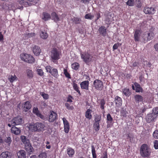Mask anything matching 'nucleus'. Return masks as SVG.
<instances>
[{
    "label": "nucleus",
    "instance_id": "1",
    "mask_svg": "<svg viewBox=\"0 0 158 158\" xmlns=\"http://www.w3.org/2000/svg\"><path fill=\"white\" fill-rule=\"evenodd\" d=\"M44 127L43 123L39 122L31 123L29 125V128L32 131L39 132L43 131Z\"/></svg>",
    "mask_w": 158,
    "mask_h": 158
},
{
    "label": "nucleus",
    "instance_id": "2",
    "mask_svg": "<svg viewBox=\"0 0 158 158\" xmlns=\"http://www.w3.org/2000/svg\"><path fill=\"white\" fill-rule=\"evenodd\" d=\"M158 107L154 108L152 110V113L148 114L146 117V120L148 123H150L154 121L158 116Z\"/></svg>",
    "mask_w": 158,
    "mask_h": 158
},
{
    "label": "nucleus",
    "instance_id": "3",
    "mask_svg": "<svg viewBox=\"0 0 158 158\" xmlns=\"http://www.w3.org/2000/svg\"><path fill=\"white\" fill-rule=\"evenodd\" d=\"M80 55L81 59L87 64L93 61L92 55L88 52H81Z\"/></svg>",
    "mask_w": 158,
    "mask_h": 158
},
{
    "label": "nucleus",
    "instance_id": "4",
    "mask_svg": "<svg viewBox=\"0 0 158 158\" xmlns=\"http://www.w3.org/2000/svg\"><path fill=\"white\" fill-rule=\"evenodd\" d=\"M21 59L29 63H33L35 62V58L31 55L26 53H22L20 55Z\"/></svg>",
    "mask_w": 158,
    "mask_h": 158
},
{
    "label": "nucleus",
    "instance_id": "5",
    "mask_svg": "<svg viewBox=\"0 0 158 158\" xmlns=\"http://www.w3.org/2000/svg\"><path fill=\"white\" fill-rule=\"evenodd\" d=\"M149 149L147 144H143L141 146L140 150L141 155L143 157H147L150 155Z\"/></svg>",
    "mask_w": 158,
    "mask_h": 158
},
{
    "label": "nucleus",
    "instance_id": "6",
    "mask_svg": "<svg viewBox=\"0 0 158 158\" xmlns=\"http://www.w3.org/2000/svg\"><path fill=\"white\" fill-rule=\"evenodd\" d=\"M50 56L53 62H54V61L57 60L60 58L59 52L55 48H53L51 51Z\"/></svg>",
    "mask_w": 158,
    "mask_h": 158
},
{
    "label": "nucleus",
    "instance_id": "7",
    "mask_svg": "<svg viewBox=\"0 0 158 158\" xmlns=\"http://www.w3.org/2000/svg\"><path fill=\"white\" fill-rule=\"evenodd\" d=\"M11 125L13 126L22 124L24 123V120L20 116H17L14 117L11 121Z\"/></svg>",
    "mask_w": 158,
    "mask_h": 158
},
{
    "label": "nucleus",
    "instance_id": "8",
    "mask_svg": "<svg viewBox=\"0 0 158 158\" xmlns=\"http://www.w3.org/2000/svg\"><path fill=\"white\" fill-rule=\"evenodd\" d=\"M93 85L95 89L97 90H102L103 88V82L100 80H95L94 82Z\"/></svg>",
    "mask_w": 158,
    "mask_h": 158
},
{
    "label": "nucleus",
    "instance_id": "9",
    "mask_svg": "<svg viewBox=\"0 0 158 158\" xmlns=\"http://www.w3.org/2000/svg\"><path fill=\"white\" fill-rule=\"evenodd\" d=\"M32 111L34 114H36L38 117L40 118L41 119L45 120L46 118L45 116L41 114L37 108L34 107Z\"/></svg>",
    "mask_w": 158,
    "mask_h": 158
},
{
    "label": "nucleus",
    "instance_id": "10",
    "mask_svg": "<svg viewBox=\"0 0 158 158\" xmlns=\"http://www.w3.org/2000/svg\"><path fill=\"white\" fill-rule=\"evenodd\" d=\"M143 11L145 14H153L155 13V10L153 7H146L144 8Z\"/></svg>",
    "mask_w": 158,
    "mask_h": 158
},
{
    "label": "nucleus",
    "instance_id": "11",
    "mask_svg": "<svg viewBox=\"0 0 158 158\" xmlns=\"http://www.w3.org/2000/svg\"><path fill=\"white\" fill-rule=\"evenodd\" d=\"M31 107V105L28 101L26 102L22 105V107L23 110L25 112L30 109Z\"/></svg>",
    "mask_w": 158,
    "mask_h": 158
},
{
    "label": "nucleus",
    "instance_id": "12",
    "mask_svg": "<svg viewBox=\"0 0 158 158\" xmlns=\"http://www.w3.org/2000/svg\"><path fill=\"white\" fill-rule=\"evenodd\" d=\"M141 34V32L140 30L136 29L135 30L134 34V40L135 42L139 41Z\"/></svg>",
    "mask_w": 158,
    "mask_h": 158
},
{
    "label": "nucleus",
    "instance_id": "13",
    "mask_svg": "<svg viewBox=\"0 0 158 158\" xmlns=\"http://www.w3.org/2000/svg\"><path fill=\"white\" fill-rule=\"evenodd\" d=\"M100 34L103 37H105L107 34L106 29L104 26H101L98 29Z\"/></svg>",
    "mask_w": 158,
    "mask_h": 158
},
{
    "label": "nucleus",
    "instance_id": "14",
    "mask_svg": "<svg viewBox=\"0 0 158 158\" xmlns=\"http://www.w3.org/2000/svg\"><path fill=\"white\" fill-rule=\"evenodd\" d=\"M25 145V148L26 151L28 152L29 154H31V153L33 152V148L31 145L30 143V142H29L28 143H26L24 144Z\"/></svg>",
    "mask_w": 158,
    "mask_h": 158
},
{
    "label": "nucleus",
    "instance_id": "15",
    "mask_svg": "<svg viewBox=\"0 0 158 158\" xmlns=\"http://www.w3.org/2000/svg\"><path fill=\"white\" fill-rule=\"evenodd\" d=\"M57 118V115L56 113L53 111L51 112L48 118V121L50 122H53Z\"/></svg>",
    "mask_w": 158,
    "mask_h": 158
},
{
    "label": "nucleus",
    "instance_id": "16",
    "mask_svg": "<svg viewBox=\"0 0 158 158\" xmlns=\"http://www.w3.org/2000/svg\"><path fill=\"white\" fill-rule=\"evenodd\" d=\"M81 88L82 89H85L86 90L89 89V81H85L81 82L80 83Z\"/></svg>",
    "mask_w": 158,
    "mask_h": 158
},
{
    "label": "nucleus",
    "instance_id": "17",
    "mask_svg": "<svg viewBox=\"0 0 158 158\" xmlns=\"http://www.w3.org/2000/svg\"><path fill=\"white\" fill-rule=\"evenodd\" d=\"M32 50L34 54L36 56L39 55L41 52L40 47L37 45H34L33 47Z\"/></svg>",
    "mask_w": 158,
    "mask_h": 158
},
{
    "label": "nucleus",
    "instance_id": "18",
    "mask_svg": "<svg viewBox=\"0 0 158 158\" xmlns=\"http://www.w3.org/2000/svg\"><path fill=\"white\" fill-rule=\"evenodd\" d=\"M11 131L12 133L15 135H18L21 132L20 129L17 127L15 126H13L11 128Z\"/></svg>",
    "mask_w": 158,
    "mask_h": 158
},
{
    "label": "nucleus",
    "instance_id": "19",
    "mask_svg": "<svg viewBox=\"0 0 158 158\" xmlns=\"http://www.w3.org/2000/svg\"><path fill=\"white\" fill-rule=\"evenodd\" d=\"M26 152L25 150H21L17 153L19 158H26Z\"/></svg>",
    "mask_w": 158,
    "mask_h": 158
},
{
    "label": "nucleus",
    "instance_id": "20",
    "mask_svg": "<svg viewBox=\"0 0 158 158\" xmlns=\"http://www.w3.org/2000/svg\"><path fill=\"white\" fill-rule=\"evenodd\" d=\"M114 102L117 106H121L122 105L121 98L118 96H116L115 98Z\"/></svg>",
    "mask_w": 158,
    "mask_h": 158
},
{
    "label": "nucleus",
    "instance_id": "21",
    "mask_svg": "<svg viewBox=\"0 0 158 158\" xmlns=\"http://www.w3.org/2000/svg\"><path fill=\"white\" fill-rule=\"evenodd\" d=\"M51 15L52 19L56 23L60 21V18L55 12H52L51 14Z\"/></svg>",
    "mask_w": 158,
    "mask_h": 158
},
{
    "label": "nucleus",
    "instance_id": "22",
    "mask_svg": "<svg viewBox=\"0 0 158 158\" xmlns=\"http://www.w3.org/2000/svg\"><path fill=\"white\" fill-rule=\"evenodd\" d=\"M51 19L49 14L46 12H43L42 14V19L44 21H47Z\"/></svg>",
    "mask_w": 158,
    "mask_h": 158
},
{
    "label": "nucleus",
    "instance_id": "23",
    "mask_svg": "<svg viewBox=\"0 0 158 158\" xmlns=\"http://www.w3.org/2000/svg\"><path fill=\"white\" fill-rule=\"evenodd\" d=\"M134 85L135 86L136 92L139 93L142 92H143V89L139 84L136 82H135L134 83Z\"/></svg>",
    "mask_w": 158,
    "mask_h": 158
},
{
    "label": "nucleus",
    "instance_id": "24",
    "mask_svg": "<svg viewBox=\"0 0 158 158\" xmlns=\"http://www.w3.org/2000/svg\"><path fill=\"white\" fill-rule=\"evenodd\" d=\"M20 139L22 142L25 144L26 143H28L30 142V141L26 136L24 135H21L20 137Z\"/></svg>",
    "mask_w": 158,
    "mask_h": 158
},
{
    "label": "nucleus",
    "instance_id": "25",
    "mask_svg": "<svg viewBox=\"0 0 158 158\" xmlns=\"http://www.w3.org/2000/svg\"><path fill=\"white\" fill-rule=\"evenodd\" d=\"M11 153L8 151L3 152L0 155V158H7L10 156Z\"/></svg>",
    "mask_w": 158,
    "mask_h": 158
},
{
    "label": "nucleus",
    "instance_id": "26",
    "mask_svg": "<svg viewBox=\"0 0 158 158\" xmlns=\"http://www.w3.org/2000/svg\"><path fill=\"white\" fill-rule=\"evenodd\" d=\"M92 111V110H91L88 109L85 113V117L89 120L91 119L92 117V115L91 114Z\"/></svg>",
    "mask_w": 158,
    "mask_h": 158
},
{
    "label": "nucleus",
    "instance_id": "27",
    "mask_svg": "<svg viewBox=\"0 0 158 158\" xmlns=\"http://www.w3.org/2000/svg\"><path fill=\"white\" fill-rule=\"evenodd\" d=\"M135 101L136 102L139 103L143 100V97L140 95H136L134 96Z\"/></svg>",
    "mask_w": 158,
    "mask_h": 158
},
{
    "label": "nucleus",
    "instance_id": "28",
    "mask_svg": "<svg viewBox=\"0 0 158 158\" xmlns=\"http://www.w3.org/2000/svg\"><path fill=\"white\" fill-rule=\"evenodd\" d=\"M50 73L54 77H57L58 76L57 70L52 67Z\"/></svg>",
    "mask_w": 158,
    "mask_h": 158
},
{
    "label": "nucleus",
    "instance_id": "29",
    "mask_svg": "<svg viewBox=\"0 0 158 158\" xmlns=\"http://www.w3.org/2000/svg\"><path fill=\"white\" fill-rule=\"evenodd\" d=\"M67 152L70 157H72L74 154L75 151L73 149L71 148H68Z\"/></svg>",
    "mask_w": 158,
    "mask_h": 158
},
{
    "label": "nucleus",
    "instance_id": "30",
    "mask_svg": "<svg viewBox=\"0 0 158 158\" xmlns=\"http://www.w3.org/2000/svg\"><path fill=\"white\" fill-rule=\"evenodd\" d=\"M27 76L29 78H32L33 77V73L32 70L28 69L26 70Z\"/></svg>",
    "mask_w": 158,
    "mask_h": 158
},
{
    "label": "nucleus",
    "instance_id": "31",
    "mask_svg": "<svg viewBox=\"0 0 158 158\" xmlns=\"http://www.w3.org/2000/svg\"><path fill=\"white\" fill-rule=\"evenodd\" d=\"M73 22L76 24H79L81 21L80 18L77 17H74V18L71 19Z\"/></svg>",
    "mask_w": 158,
    "mask_h": 158
},
{
    "label": "nucleus",
    "instance_id": "32",
    "mask_svg": "<svg viewBox=\"0 0 158 158\" xmlns=\"http://www.w3.org/2000/svg\"><path fill=\"white\" fill-rule=\"evenodd\" d=\"M40 36L41 38L43 39H46L48 37L47 33L43 31H41L40 34Z\"/></svg>",
    "mask_w": 158,
    "mask_h": 158
},
{
    "label": "nucleus",
    "instance_id": "33",
    "mask_svg": "<svg viewBox=\"0 0 158 158\" xmlns=\"http://www.w3.org/2000/svg\"><path fill=\"white\" fill-rule=\"evenodd\" d=\"M100 122H95L94 124V126L95 129V130L96 131H98L100 128Z\"/></svg>",
    "mask_w": 158,
    "mask_h": 158
},
{
    "label": "nucleus",
    "instance_id": "34",
    "mask_svg": "<svg viewBox=\"0 0 158 158\" xmlns=\"http://www.w3.org/2000/svg\"><path fill=\"white\" fill-rule=\"evenodd\" d=\"M72 68L75 70H77L79 67V64L78 63L75 62L72 64Z\"/></svg>",
    "mask_w": 158,
    "mask_h": 158
},
{
    "label": "nucleus",
    "instance_id": "35",
    "mask_svg": "<svg viewBox=\"0 0 158 158\" xmlns=\"http://www.w3.org/2000/svg\"><path fill=\"white\" fill-rule=\"evenodd\" d=\"M73 87L74 89L77 91L80 95H81V93L79 89V88L78 87L77 84L75 83H73Z\"/></svg>",
    "mask_w": 158,
    "mask_h": 158
},
{
    "label": "nucleus",
    "instance_id": "36",
    "mask_svg": "<svg viewBox=\"0 0 158 158\" xmlns=\"http://www.w3.org/2000/svg\"><path fill=\"white\" fill-rule=\"evenodd\" d=\"M102 118L101 115H98L96 114L95 115L94 120L95 122H100Z\"/></svg>",
    "mask_w": 158,
    "mask_h": 158
},
{
    "label": "nucleus",
    "instance_id": "37",
    "mask_svg": "<svg viewBox=\"0 0 158 158\" xmlns=\"http://www.w3.org/2000/svg\"><path fill=\"white\" fill-rule=\"evenodd\" d=\"M94 17V15H91V13L86 14L85 16V19L91 20Z\"/></svg>",
    "mask_w": 158,
    "mask_h": 158
},
{
    "label": "nucleus",
    "instance_id": "38",
    "mask_svg": "<svg viewBox=\"0 0 158 158\" xmlns=\"http://www.w3.org/2000/svg\"><path fill=\"white\" fill-rule=\"evenodd\" d=\"M149 40L152 39L154 35V33L151 31H149L147 32Z\"/></svg>",
    "mask_w": 158,
    "mask_h": 158
},
{
    "label": "nucleus",
    "instance_id": "39",
    "mask_svg": "<svg viewBox=\"0 0 158 158\" xmlns=\"http://www.w3.org/2000/svg\"><path fill=\"white\" fill-rule=\"evenodd\" d=\"M92 153L93 158H96V151L95 148L93 145L91 146Z\"/></svg>",
    "mask_w": 158,
    "mask_h": 158
},
{
    "label": "nucleus",
    "instance_id": "40",
    "mask_svg": "<svg viewBox=\"0 0 158 158\" xmlns=\"http://www.w3.org/2000/svg\"><path fill=\"white\" fill-rule=\"evenodd\" d=\"M17 78V77L16 76L14 75H11L10 76H9L8 78V79L11 83L13 82L14 81L16 80Z\"/></svg>",
    "mask_w": 158,
    "mask_h": 158
},
{
    "label": "nucleus",
    "instance_id": "41",
    "mask_svg": "<svg viewBox=\"0 0 158 158\" xmlns=\"http://www.w3.org/2000/svg\"><path fill=\"white\" fill-rule=\"evenodd\" d=\"M5 141L6 143H7V145L9 146H10V145L11 143L12 142L11 138L10 137H6L5 140Z\"/></svg>",
    "mask_w": 158,
    "mask_h": 158
},
{
    "label": "nucleus",
    "instance_id": "42",
    "mask_svg": "<svg viewBox=\"0 0 158 158\" xmlns=\"http://www.w3.org/2000/svg\"><path fill=\"white\" fill-rule=\"evenodd\" d=\"M123 93L126 96H129L131 94L129 89H124L123 91Z\"/></svg>",
    "mask_w": 158,
    "mask_h": 158
},
{
    "label": "nucleus",
    "instance_id": "43",
    "mask_svg": "<svg viewBox=\"0 0 158 158\" xmlns=\"http://www.w3.org/2000/svg\"><path fill=\"white\" fill-rule=\"evenodd\" d=\"M107 122L113 123V118L110 114H108L106 116Z\"/></svg>",
    "mask_w": 158,
    "mask_h": 158
},
{
    "label": "nucleus",
    "instance_id": "44",
    "mask_svg": "<svg viewBox=\"0 0 158 158\" xmlns=\"http://www.w3.org/2000/svg\"><path fill=\"white\" fill-rule=\"evenodd\" d=\"M127 139H129L130 142H133V139L134 138V135L131 133L128 134L126 135Z\"/></svg>",
    "mask_w": 158,
    "mask_h": 158
},
{
    "label": "nucleus",
    "instance_id": "45",
    "mask_svg": "<svg viewBox=\"0 0 158 158\" xmlns=\"http://www.w3.org/2000/svg\"><path fill=\"white\" fill-rule=\"evenodd\" d=\"M105 104V101L104 99H101L100 101V108L102 110L104 109V106Z\"/></svg>",
    "mask_w": 158,
    "mask_h": 158
},
{
    "label": "nucleus",
    "instance_id": "46",
    "mask_svg": "<svg viewBox=\"0 0 158 158\" xmlns=\"http://www.w3.org/2000/svg\"><path fill=\"white\" fill-rule=\"evenodd\" d=\"M64 74L66 77L69 79H70L71 78L70 74L69 73H68L67 70L66 69H64Z\"/></svg>",
    "mask_w": 158,
    "mask_h": 158
},
{
    "label": "nucleus",
    "instance_id": "47",
    "mask_svg": "<svg viewBox=\"0 0 158 158\" xmlns=\"http://www.w3.org/2000/svg\"><path fill=\"white\" fill-rule=\"evenodd\" d=\"M126 3L127 5L132 6L134 5V0H128Z\"/></svg>",
    "mask_w": 158,
    "mask_h": 158
},
{
    "label": "nucleus",
    "instance_id": "48",
    "mask_svg": "<svg viewBox=\"0 0 158 158\" xmlns=\"http://www.w3.org/2000/svg\"><path fill=\"white\" fill-rule=\"evenodd\" d=\"M69 125H64V132L66 133H68L69 129Z\"/></svg>",
    "mask_w": 158,
    "mask_h": 158
},
{
    "label": "nucleus",
    "instance_id": "49",
    "mask_svg": "<svg viewBox=\"0 0 158 158\" xmlns=\"http://www.w3.org/2000/svg\"><path fill=\"white\" fill-rule=\"evenodd\" d=\"M143 38L144 41H148L149 40L148 37L147 32L144 33L143 36Z\"/></svg>",
    "mask_w": 158,
    "mask_h": 158
},
{
    "label": "nucleus",
    "instance_id": "50",
    "mask_svg": "<svg viewBox=\"0 0 158 158\" xmlns=\"http://www.w3.org/2000/svg\"><path fill=\"white\" fill-rule=\"evenodd\" d=\"M41 93L42 94H41V95L44 99H47L48 98V95L47 94L43 92Z\"/></svg>",
    "mask_w": 158,
    "mask_h": 158
},
{
    "label": "nucleus",
    "instance_id": "51",
    "mask_svg": "<svg viewBox=\"0 0 158 158\" xmlns=\"http://www.w3.org/2000/svg\"><path fill=\"white\" fill-rule=\"evenodd\" d=\"M65 106L69 110H72L74 109V107L73 106H70L68 103H66L65 104Z\"/></svg>",
    "mask_w": 158,
    "mask_h": 158
},
{
    "label": "nucleus",
    "instance_id": "52",
    "mask_svg": "<svg viewBox=\"0 0 158 158\" xmlns=\"http://www.w3.org/2000/svg\"><path fill=\"white\" fill-rule=\"evenodd\" d=\"M39 158H46V154L45 152H43L39 155Z\"/></svg>",
    "mask_w": 158,
    "mask_h": 158
},
{
    "label": "nucleus",
    "instance_id": "53",
    "mask_svg": "<svg viewBox=\"0 0 158 158\" xmlns=\"http://www.w3.org/2000/svg\"><path fill=\"white\" fill-rule=\"evenodd\" d=\"M120 45V44L118 43L114 44L113 46V50H114L117 49L118 47H119Z\"/></svg>",
    "mask_w": 158,
    "mask_h": 158
},
{
    "label": "nucleus",
    "instance_id": "54",
    "mask_svg": "<svg viewBox=\"0 0 158 158\" xmlns=\"http://www.w3.org/2000/svg\"><path fill=\"white\" fill-rule=\"evenodd\" d=\"M153 137L155 138H158V130L155 131L153 134Z\"/></svg>",
    "mask_w": 158,
    "mask_h": 158
},
{
    "label": "nucleus",
    "instance_id": "55",
    "mask_svg": "<svg viewBox=\"0 0 158 158\" xmlns=\"http://www.w3.org/2000/svg\"><path fill=\"white\" fill-rule=\"evenodd\" d=\"M154 146L156 149H158V141L156 140L154 142Z\"/></svg>",
    "mask_w": 158,
    "mask_h": 158
},
{
    "label": "nucleus",
    "instance_id": "56",
    "mask_svg": "<svg viewBox=\"0 0 158 158\" xmlns=\"http://www.w3.org/2000/svg\"><path fill=\"white\" fill-rule=\"evenodd\" d=\"M37 71L38 74L39 75L42 76L43 75L44 73L43 70L41 69H37Z\"/></svg>",
    "mask_w": 158,
    "mask_h": 158
},
{
    "label": "nucleus",
    "instance_id": "57",
    "mask_svg": "<svg viewBox=\"0 0 158 158\" xmlns=\"http://www.w3.org/2000/svg\"><path fill=\"white\" fill-rule=\"evenodd\" d=\"M52 67H51V66H47L46 67H45V69H46L47 71L48 72H49L50 73V72H51V70L52 69Z\"/></svg>",
    "mask_w": 158,
    "mask_h": 158
},
{
    "label": "nucleus",
    "instance_id": "58",
    "mask_svg": "<svg viewBox=\"0 0 158 158\" xmlns=\"http://www.w3.org/2000/svg\"><path fill=\"white\" fill-rule=\"evenodd\" d=\"M121 115L123 117H126V114L127 113V111L124 110H122L121 111Z\"/></svg>",
    "mask_w": 158,
    "mask_h": 158
},
{
    "label": "nucleus",
    "instance_id": "59",
    "mask_svg": "<svg viewBox=\"0 0 158 158\" xmlns=\"http://www.w3.org/2000/svg\"><path fill=\"white\" fill-rule=\"evenodd\" d=\"M62 120L63 122L64 125H69L68 121L65 118H63L62 119Z\"/></svg>",
    "mask_w": 158,
    "mask_h": 158
},
{
    "label": "nucleus",
    "instance_id": "60",
    "mask_svg": "<svg viewBox=\"0 0 158 158\" xmlns=\"http://www.w3.org/2000/svg\"><path fill=\"white\" fill-rule=\"evenodd\" d=\"M147 108H148L145 107V106L142 107L141 108V111H140V112L141 113H143L145 111Z\"/></svg>",
    "mask_w": 158,
    "mask_h": 158
},
{
    "label": "nucleus",
    "instance_id": "61",
    "mask_svg": "<svg viewBox=\"0 0 158 158\" xmlns=\"http://www.w3.org/2000/svg\"><path fill=\"white\" fill-rule=\"evenodd\" d=\"M90 1V0H81V2L85 4H87Z\"/></svg>",
    "mask_w": 158,
    "mask_h": 158
},
{
    "label": "nucleus",
    "instance_id": "62",
    "mask_svg": "<svg viewBox=\"0 0 158 158\" xmlns=\"http://www.w3.org/2000/svg\"><path fill=\"white\" fill-rule=\"evenodd\" d=\"M73 98L71 96V95H69L68 97V99H67V102H73L72 100L71 99V98Z\"/></svg>",
    "mask_w": 158,
    "mask_h": 158
},
{
    "label": "nucleus",
    "instance_id": "63",
    "mask_svg": "<svg viewBox=\"0 0 158 158\" xmlns=\"http://www.w3.org/2000/svg\"><path fill=\"white\" fill-rule=\"evenodd\" d=\"M4 40L3 36L2 34V33L1 32H0V41L1 42L3 41Z\"/></svg>",
    "mask_w": 158,
    "mask_h": 158
},
{
    "label": "nucleus",
    "instance_id": "64",
    "mask_svg": "<svg viewBox=\"0 0 158 158\" xmlns=\"http://www.w3.org/2000/svg\"><path fill=\"white\" fill-rule=\"evenodd\" d=\"M154 48L155 50L158 52V43H156L154 45Z\"/></svg>",
    "mask_w": 158,
    "mask_h": 158
}]
</instances>
